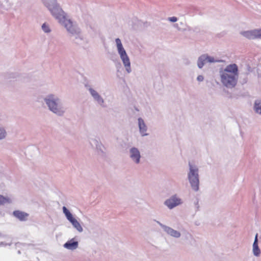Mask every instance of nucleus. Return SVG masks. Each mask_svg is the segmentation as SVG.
Here are the masks:
<instances>
[{
	"instance_id": "21",
	"label": "nucleus",
	"mask_w": 261,
	"mask_h": 261,
	"mask_svg": "<svg viewBox=\"0 0 261 261\" xmlns=\"http://www.w3.org/2000/svg\"><path fill=\"white\" fill-rule=\"evenodd\" d=\"M19 76V74L17 72H10L8 73L7 76L9 79H16Z\"/></svg>"
},
{
	"instance_id": "4",
	"label": "nucleus",
	"mask_w": 261,
	"mask_h": 261,
	"mask_svg": "<svg viewBox=\"0 0 261 261\" xmlns=\"http://www.w3.org/2000/svg\"><path fill=\"white\" fill-rule=\"evenodd\" d=\"M115 42L117 45L118 52L120 55V58L122 61L125 69L128 73H130L132 71L130 60L125 50L123 47L121 40L119 38H116Z\"/></svg>"
},
{
	"instance_id": "27",
	"label": "nucleus",
	"mask_w": 261,
	"mask_h": 261,
	"mask_svg": "<svg viewBox=\"0 0 261 261\" xmlns=\"http://www.w3.org/2000/svg\"><path fill=\"white\" fill-rule=\"evenodd\" d=\"M248 71L249 72L251 70V67L250 66H248Z\"/></svg>"
},
{
	"instance_id": "11",
	"label": "nucleus",
	"mask_w": 261,
	"mask_h": 261,
	"mask_svg": "<svg viewBox=\"0 0 261 261\" xmlns=\"http://www.w3.org/2000/svg\"><path fill=\"white\" fill-rule=\"evenodd\" d=\"M13 215L20 221L27 220L29 215L24 212L20 211H15L13 213Z\"/></svg>"
},
{
	"instance_id": "2",
	"label": "nucleus",
	"mask_w": 261,
	"mask_h": 261,
	"mask_svg": "<svg viewBox=\"0 0 261 261\" xmlns=\"http://www.w3.org/2000/svg\"><path fill=\"white\" fill-rule=\"evenodd\" d=\"M63 18H56L60 23L64 24L67 32L72 36H74L76 39L79 38L83 40V38L80 36L81 33V29L76 25L73 24L70 19H67L66 17V14L64 12L63 13Z\"/></svg>"
},
{
	"instance_id": "23",
	"label": "nucleus",
	"mask_w": 261,
	"mask_h": 261,
	"mask_svg": "<svg viewBox=\"0 0 261 261\" xmlns=\"http://www.w3.org/2000/svg\"><path fill=\"white\" fill-rule=\"evenodd\" d=\"M6 136V132L3 128H0V139H3Z\"/></svg>"
},
{
	"instance_id": "19",
	"label": "nucleus",
	"mask_w": 261,
	"mask_h": 261,
	"mask_svg": "<svg viewBox=\"0 0 261 261\" xmlns=\"http://www.w3.org/2000/svg\"><path fill=\"white\" fill-rule=\"evenodd\" d=\"M42 30L45 33H49L51 32L49 24L46 22L44 23L41 27Z\"/></svg>"
},
{
	"instance_id": "26",
	"label": "nucleus",
	"mask_w": 261,
	"mask_h": 261,
	"mask_svg": "<svg viewBox=\"0 0 261 261\" xmlns=\"http://www.w3.org/2000/svg\"><path fill=\"white\" fill-rule=\"evenodd\" d=\"M232 83H229V82H228V83H225V86L226 87H228L229 85H231Z\"/></svg>"
},
{
	"instance_id": "16",
	"label": "nucleus",
	"mask_w": 261,
	"mask_h": 261,
	"mask_svg": "<svg viewBox=\"0 0 261 261\" xmlns=\"http://www.w3.org/2000/svg\"><path fill=\"white\" fill-rule=\"evenodd\" d=\"M77 242H68L64 244V247L67 249H75L77 247Z\"/></svg>"
},
{
	"instance_id": "12",
	"label": "nucleus",
	"mask_w": 261,
	"mask_h": 261,
	"mask_svg": "<svg viewBox=\"0 0 261 261\" xmlns=\"http://www.w3.org/2000/svg\"><path fill=\"white\" fill-rule=\"evenodd\" d=\"M253 251L255 256H258L260 254V251L258 246L257 244V234H256L254 242L253 244Z\"/></svg>"
},
{
	"instance_id": "17",
	"label": "nucleus",
	"mask_w": 261,
	"mask_h": 261,
	"mask_svg": "<svg viewBox=\"0 0 261 261\" xmlns=\"http://www.w3.org/2000/svg\"><path fill=\"white\" fill-rule=\"evenodd\" d=\"M255 111L259 114H261V101L256 100L254 104Z\"/></svg>"
},
{
	"instance_id": "3",
	"label": "nucleus",
	"mask_w": 261,
	"mask_h": 261,
	"mask_svg": "<svg viewBox=\"0 0 261 261\" xmlns=\"http://www.w3.org/2000/svg\"><path fill=\"white\" fill-rule=\"evenodd\" d=\"M43 5L56 19L63 18L64 11L58 4L57 0H41Z\"/></svg>"
},
{
	"instance_id": "13",
	"label": "nucleus",
	"mask_w": 261,
	"mask_h": 261,
	"mask_svg": "<svg viewBox=\"0 0 261 261\" xmlns=\"http://www.w3.org/2000/svg\"><path fill=\"white\" fill-rule=\"evenodd\" d=\"M206 62V58H205V54L200 56L197 61V66L199 68H202Z\"/></svg>"
},
{
	"instance_id": "18",
	"label": "nucleus",
	"mask_w": 261,
	"mask_h": 261,
	"mask_svg": "<svg viewBox=\"0 0 261 261\" xmlns=\"http://www.w3.org/2000/svg\"><path fill=\"white\" fill-rule=\"evenodd\" d=\"M167 232L171 236L174 237L178 238L180 236V233L172 228H168L167 229Z\"/></svg>"
},
{
	"instance_id": "5",
	"label": "nucleus",
	"mask_w": 261,
	"mask_h": 261,
	"mask_svg": "<svg viewBox=\"0 0 261 261\" xmlns=\"http://www.w3.org/2000/svg\"><path fill=\"white\" fill-rule=\"evenodd\" d=\"M190 172L189 173V179L192 189L197 191L199 189V178L198 169L192 166L190 163Z\"/></svg>"
},
{
	"instance_id": "7",
	"label": "nucleus",
	"mask_w": 261,
	"mask_h": 261,
	"mask_svg": "<svg viewBox=\"0 0 261 261\" xmlns=\"http://www.w3.org/2000/svg\"><path fill=\"white\" fill-rule=\"evenodd\" d=\"M63 212L65 214L67 219L72 223L73 226L80 232L83 231V228L79 222L73 217L72 214L67 209L65 206L63 207Z\"/></svg>"
},
{
	"instance_id": "8",
	"label": "nucleus",
	"mask_w": 261,
	"mask_h": 261,
	"mask_svg": "<svg viewBox=\"0 0 261 261\" xmlns=\"http://www.w3.org/2000/svg\"><path fill=\"white\" fill-rule=\"evenodd\" d=\"M241 34L248 39H261V29L244 31L241 32Z\"/></svg>"
},
{
	"instance_id": "14",
	"label": "nucleus",
	"mask_w": 261,
	"mask_h": 261,
	"mask_svg": "<svg viewBox=\"0 0 261 261\" xmlns=\"http://www.w3.org/2000/svg\"><path fill=\"white\" fill-rule=\"evenodd\" d=\"M138 121H139V125L140 130L141 133L142 134V135L144 136V135H147L145 133V132L146 131V127L144 124V121L141 118H139L138 119Z\"/></svg>"
},
{
	"instance_id": "25",
	"label": "nucleus",
	"mask_w": 261,
	"mask_h": 261,
	"mask_svg": "<svg viewBox=\"0 0 261 261\" xmlns=\"http://www.w3.org/2000/svg\"><path fill=\"white\" fill-rule=\"evenodd\" d=\"M203 79H204L203 76L201 75H198V77H197V80L199 82H202L203 80Z\"/></svg>"
},
{
	"instance_id": "20",
	"label": "nucleus",
	"mask_w": 261,
	"mask_h": 261,
	"mask_svg": "<svg viewBox=\"0 0 261 261\" xmlns=\"http://www.w3.org/2000/svg\"><path fill=\"white\" fill-rule=\"evenodd\" d=\"M10 202L11 200L9 198L5 197L0 195V205L4 204L6 203H10Z\"/></svg>"
},
{
	"instance_id": "10",
	"label": "nucleus",
	"mask_w": 261,
	"mask_h": 261,
	"mask_svg": "<svg viewBox=\"0 0 261 261\" xmlns=\"http://www.w3.org/2000/svg\"><path fill=\"white\" fill-rule=\"evenodd\" d=\"M130 157L136 163H138L139 162L140 155L139 150L137 148H133L131 149Z\"/></svg>"
},
{
	"instance_id": "1",
	"label": "nucleus",
	"mask_w": 261,
	"mask_h": 261,
	"mask_svg": "<svg viewBox=\"0 0 261 261\" xmlns=\"http://www.w3.org/2000/svg\"><path fill=\"white\" fill-rule=\"evenodd\" d=\"M221 82H238L239 80V68L235 64H230L226 66L224 69L220 70Z\"/></svg>"
},
{
	"instance_id": "22",
	"label": "nucleus",
	"mask_w": 261,
	"mask_h": 261,
	"mask_svg": "<svg viewBox=\"0 0 261 261\" xmlns=\"http://www.w3.org/2000/svg\"><path fill=\"white\" fill-rule=\"evenodd\" d=\"M205 58H206V61L210 63H213L215 62V59L213 57H210L207 55L205 54Z\"/></svg>"
},
{
	"instance_id": "9",
	"label": "nucleus",
	"mask_w": 261,
	"mask_h": 261,
	"mask_svg": "<svg viewBox=\"0 0 261 261\" xmlns=\"http://www.w3.org/2000/svg\"><path fill=\"white\" fill-rule=\"evenodd\" d=\"M181 203L180 199L175 197H172L167 200L165 204L169 208H172L174 207L179 205Z\"/></svg>"
},
{
	"instance_id": "15",
	"label": "nucleus",
	"mask_w": 261,
	"mask_h": 261,
	"mask_svg": "<svg viewBox=\"0 0 261 261\" xmlns=\"http://www.w3.org/2000/svg\"><path fill=\"white\" fill-rule=\"evenodd\" d=\"M90 93L91 95L93 96V97L99 103H102L103 102V100L102 98L98 95L96 91L94 90L90 89Z\"/></svg>"
},
{
	"instance_id": "6",
	"label": "nucleus",
	"mask_w": 261,
	"mask_h": 261,
	"mask_svg": "<svg viewBox=\"0 0 261 261\" xmlns=\"http://www.w3.org/2000/svg\"><path fill=\"white\" fill-rule=\"evenodd\" d=\"M57 100V99L55 98L53 95H49L48 98L45 99L47 106L51 111L59 115H61L63 112L58 108Z\"/></svg>"
},
{
	"instance_id": "24",
	"label": "nucleus",
	"mask_w": 261,
	"mask_h": 261,
	"mask_svg": "<svg viewBox=\"0 0 261 261\" xmlns=\"http://www.w3.org/2000/svg\"><path fill=\"white\" fill-rule=\"evenodd\" d=\"M168 20L172 22H175L177 21V17H176L175 16H173V17H169Z\"/></svg>"
}]
</instances>
